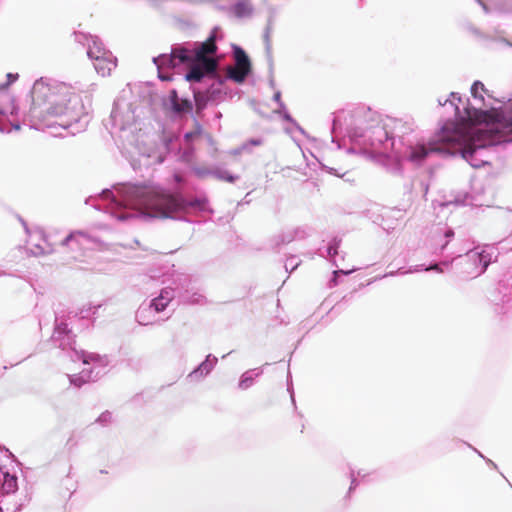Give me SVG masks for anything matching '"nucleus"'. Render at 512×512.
Listing matches in <instances>:
<instances>
[{"label":"nucleus","mask_w":512,"mask_h":512,"mask_svg":"<svg viewBox=\"0 0 512 512\" xmlns=\"http://www.w3.org/2000/svg\"><path fill=\"white\" fill-rule=\"evenodd\" d=\"M476 96H477L476 100H479L480 102L483 103L484 106L488 107V105L485 104L483 95L481 93H479V91H476ZM489 108L493 109L492 106H489Z\"/></svg>","instance_id":"09e8293b"},{"label":"nucleus","mask_w":512,"mask_h":512,"mask_svg":"<svg viewBox=\"0 0 512 512\" xmlns=\"http://www.w3.org/2000/svg\"><path fill=\"white\" fill-rule=\"evenodd\" d=\"M0 512H3V507L2 506H0Z\"/></svg>","instance_id":"e2e57ef3"},{"label":"nucleus","mask_w":512,"mask_h":512,"mask_svg":"<svg viewBox=\"0 0 512 512\" xmlns=\"http://www.w3.org/2000/svg\"><path fill=\"white\" fill-rule=\"evenodd\" d=\"M18 489L17 477L10 474L9 472L3 473L1 480V493H0V505H5L4 499L10 494H13Z\"/></svg>","instance_id":"f3484780"},{"label":"nucleus","mask_w":512,"mask_h":512,"mask_svg":"<svg viewBox=\"0 0 512 512\" xmlns=\"http://www.w3.org/2000/svg\"><path fill=\"white\" fill-rule=\"evenodd\" d=\"M252 67H246V66H229L227 67L226 76L222 79H225V82L227 80H232L236 83L242 84L245 82L247 77L251 74Z\"/></svg>","instance_id":"a211bd4d"},{"label":"nucleus","mask_w":512,"mask_h":512,"mask_svg":"<svg viewBox=\"0 0 512 512\" xmlns=\"http://www.w3.org/2000/svg\"><path fill=\"white\" fill-rule=\"evenodd\" d=\"M216 118L220 119L222 117V114L221 112H217L216 115H215Z\"/></svg>","instance_id":"052dcab7"},{"label":"nucleus","mask_w":512,"mask_h":512,"mask_svg":"<svg viewBox=\"0 0 512 512\" xmlns=\"http://www.w3.org/2000/svg\"><path fill=\"white\" fill-rule=\"evenodd\" d=\"M273 101H275L278 106L281 105V103H284L281 99V92L279 90H277L274 95H273Z\"/></svg>","instance_id":"49530a36"},{"label":"nucleus","mask_w":512,"mask_h":512,"mask_svg":"<svg viewBox=\"0 0 512 512\" xmlns=\"http://www.w3.org/2000/svg\"><path fill=\"white\" fill-rule=\"evenodd\" d=\"M225 79L218 78L214 81L208 88H206L207 93L209 94L212 102H220L226 96V92L224 91Z\"/></svg>","instance_id":"aec40b11"},{"label":"nucleus","mask_w":512,"mask_h":512,"mask_svg":"<svg viewBox=\"0 0 512 512\" xmlns=\"http://www.w3.org/2000/svg\"><path fill=\"white\" fill-rule=\"evenodd\" d=\"M336 125H337V122H336V120H334V121H333V128H332V131H333V132H334V131H335V129H336Z\"/></svg>","instance_id":"bf43d9fd"},{"label":"nucleus","mask_w":512,"mask_h":512,"mask_svg":"<svg viewBox=\"0 0 512 512\" xmlns=\"http://www.w3.org/2000/svg\"><path fill=\"white\" fill-rule=\"evenodd\" d=\"M269 71H270L269 86L274 89L275 88V81H274V78H273V75H272L273 74V69L271 70L269 68Z\"/></svg>","instance_id":"8fccbe9b"},{"label":"nucleus","mask_w":512,"mask_h":512,"mask_svg":"<svg viewBox=\"0 0 512 512\" xmlns=\"http://www.w3.org/2000/svg\"><path fill=\"white\" fill-rule=\"evenodd\" d=\"M207 170L206 168H198L196 169V174L200 177H205V176H210L208 173H207Z\"/></svg>","instance_id":"de8ad7c7"},{"label":"nucleus","mask_w":512,"mask_h":512,"mask_svg":"<svg viewBox=\"0 0 512 512\" xmlns=\"http://www.w3.org/2000/svg\"><path fill=\"white\" fill-rule=\"evenodd\" d=\"M284 121L291 123L302 135H305V130L297 123V121L288 112L285 103H281L275 111Z\"/></svg>","instance_id":"a878e982"},{"label":"nucleus","mask_w":512,"mask_h":512,"mask_svg":"<svg viewBox=\"0 0 512 512\" xmlns=\"http://www.w3.org/2000/svg\"><path fill=\"white\" fill-rule=\"evenodd\" d=\"M352 271H353V270H351V271L336 270V271H334V272H333V279H332V281L334 282V284H337V280H336V278H337V276H338L339 274L348 275V274H350Z\"/></svg>","instance_id":"c03bdc74"},{"label":"nucleus","mask_w":512,"mask_h":512,"mask_svg":"<svg viewBox=\"0 0 512 512\" xmlns=\"http://www.w3.org/2000/svg\"><path fill=\"white\" fill-rule=\"evenodd\" d=\"M183 27H192L193 23L191 21H181Z\"/></svg>","instance_id":"603ef678"},{"label":"nucleus","mask_w":512,"mask_h":512,"mask_svg":"<svg viewBox=\"0 0 512 512\" xmlns=\"http://www.w3.org/2000/svg\"><path fill=\"white\" fill-rule=\"evenodd\" d=\"M233 58L235 65L251 67V61L247 53L238 45L232 44Z\"/></svg>","instance_id":"b1692460"},{"label":"nucleus","mask_w":512,"mask_h":512,"mask_svg":"<svg viewBox=\"0 0 512 512\" xmlns=\"http://www.w3.org/2000/svg\"><path fill=\"white\" fill-rule=\"evenodd\" d=\"M91 363L94 364L92 367H89V369L92 371V375H95V373L98 371L99 367L104 365V368H105L106 364H107L100 355H99V359H96L94 361L90 360L87 365H90Z\"/></svg>","instance_id":"e433bc0d"},{"label":"nucleus","mask_w":512,"mask_h":512,"mask_svg":"<svg viewBox=\"0 0 512 512\" xmlns=\"http://www.w3.org/2000/svg\"><path fill=\"white\" fill-rule=\"evenodd\" d=\"M288 391H289V393H290V397H291L292 404H293L294 406H296V401H295V397H294V392H293V389H292L290 386H288Z\"/></svg>","instance_id":"3c124183"},{"label":"nucleus","mask_w":512,"mask_h":512,"mask_svg":"<svg viewBox=\"0 0 512 512\" xmlns=\"http://www.w3.org/2000/svg\"><path fill=\"white\" fill-rule=\"evenodd\" d=\"M230 11L236 18H249L253 15L254 7L251 0H240L231 6Z\"/></svg>","instance_id":"6ab92c4d"},{"label":"nucleus","mask_w":512,"mask_h":512,"mask_svg":"<svg viewBox=\"0 0 512 512\" xmlns=\"http://www.w3.org/2000/svg\"><path fill=\"white\" fill-rule=\"evenodd\" d=\"M221 37V29L214 27L203 42L176 44V53L180 61L191 65V70L184 75L185 82L201 83L206 76L214 77L217 74L218 60L212 55L217 52L216 42Z\"/></svg>","instance_id":"39448f33"},{"label":"nucleus","mask_w":512,"mask_h":512,"mask_svg":"<svg viewBox=\"0 0 512 512\" xmlns=\"http://www.w3.org/2000/svg\"><path fill=\"white\" fill-rule=\"evenodd\" d=\"M68 379H69V382L71 385H74L75 387H78V388H80L85 383H88L86 380H84V379L82 380V378H80V373L68 375Z\"/></svg>","instance_id":"c9c22d12"},{"label":"nucleus","mask_w":512,"mask_h":512,"mask_svg":"<svg viewBox=\"0 0 512 512\" xmlns=\"http://www.w3.org/2000/svg\"><path fill=\"white\" fill-rule=\"evenodd\" d=\"M51 340L61 350L68 351L72 361L81 360L83 364H88L90 360L94 361L99 359V354L77 350L75 348V335L71 329H69L68 324L59 321L57 317Z\"/></svg>","instance_id":"1a4fd4ad"},{"label":"nucleus","mask_w":512,"mask_h":512,"mask_svg":"<svg viewBox=\"0 0 512 512\" xmlns=\"http://www.w3.org/2000/svg\"><path fill=\"white\" fill-rule=\"evenodd\" d=\"M111 135L119 132L120 137L133 142L134 134L141 130L136 108L124 98L114 101L109 120L105 123Z\"/></svg>","instance_id":"0eeeda50"},{"label":"nucleus","mask_w":512,"mask_h":512,"mask_svg":"<svg viewBox=\"0 0 512 512\" xmlns=\"http://www.w3.org/2000/svg\"><path fill=\"white\" fill-rule=\"evenodd\" d=\"M347 135L354 146L372 158L387 160L392 153L396 161L392 173H401L400 161H408L416 166L433 153L443 152L434 142H427L414 129V123L396 118H382L369 107L361 106L351 113Z\"/></svg>","instance_id":"f03ea898"},{"label":"nucleus","mask_w":512,"mask_h":512,"mask_svg":"<svg viewBox=\"0 0 512 512\" xmlns=\"http://www.w3.org/2000/svg\"><path fill=\"white\" fill-rule=\"evenodd\" d=\"M174 179L177 183H181L182 182V177L179 175V174H174Z\"/></svg>","instance_id":"5fc2aeb1"},{"label":"nucleus","mask_w":512,"mask_h":512,"mask_svg":"<svg viewBox=\"0 0 512 512\" xmlns=\"http://www.w3.org/2000/svg\"><path fill=\"white\" fill-rule=\"evenodd\" d=\"M85 203L118 221L139 216L184 220L182 215L214 213L205 194L188 198L180 191H170L152 182L117 183L113 191L104 189L89 196Z\"/></svg>","instance_id":"f257e3e1"},{"label":"nucleus","mask_w":512,"mask_h":512,"mask_svg":"<svg viewBox=\"0 0 512 512\" xmlns=\"http://www.w3.org/2000/svg\"><path fill=\"white\" fill-rule=\"evenodd\" d=\"M21 509V504H18L14 510H12L11 512H17Z\"/></svg>","instance_id":"4d7b16f0"},{"label":"nucleus","mask_w":512,"mask_h":512,"mask_svg":"<svg viewBox=\"0 0 512 512\" xmlns=\"http://www.w3.org/2000/svg\"><path fill=\"white\" fill-rule=\"evenodd\" d=\"M294 235L292 233H283L275 238L276 245L287 244L293 241Z\"/></svg>","instance_id":"f704fd0d"},{"label":"nucleus","mask_w":512,"mask_h":512,"mask_svg":"<svg viewBox=\"0 0 512 512\" xmlns=\"http://www.w3.org/2000/svg\"><path fill=\"white\" fill-rule=\"evenodd\" d=\"M175 291L171 287H165L161 289L159 295L153 298L148 306L155 313L163 312L169 305V303L174 299Z\"/></svg>","instance_id":"2eb2a0df"},{"label":"nucleus","mask_w":512,"mask_h":512,"mask_svg":"<svg viewBox=\"0 0 512 512\" xmlns=\"http://www.w3.org/2000/svg\"><path fill=\"white\" fill-rule=\"evenodd\" d=\"M494 118L491 132L500 136L501 141L512 142V98L504 109L494 111Z\"/></svg>","instance_id":"f8f14e48"},{"label":"nucleus","mask_w":512,"mask_h":512,"mask_svg":"<svg viewBox=\"0 0 512 512\" xmlns=\"http://www.w3.org/2000/svg\"><path fill=\"white\" fill-rule=\"evenodd\" d=\"M470 448H472L478 455L479 457L483 458L486 463L491 466L493 469H497V465L490 459L486 458L479 450H477L476 448L472 447L471 445H469Z\"/></svg>","instance_id":"58836bf2"},{"label":"nucleus","mask_w":512,"mask_h":512,"mask_svg":"<svg viewBox=\"0 0 512 512\" xmlns=\"http://www.w3.org/2000/svg\"><path fill=\"white\" fill-rule=\"evenodd\" d=\"M176 44L171 47L170 53H163L153 57V63L157 68L158 77L161 81L173 80V73L170 71L179 66L187 68V72L191 70V65L188 62L180 61V57L176 53Z\"/></svg>","instance_id":"9b49d317"},{"label":"nucleus","mask_w":512,"mask_h":512,"mask_svg":"<svg viewBox=\"0 0 512 512\" xmlns=\"http://www.w3.org/2000/svg\"><path fill=\"white\" fill-rule=\"evenodd\" d=\"M207 173L218 180L226 181L229 183H234L236 180L239 179L238 175L232 174L228 170L220 167H215L212 168V170H207Z\"/></svg>","instance_id":"5701e85b"},{"label":"nucleus","mask_w":512,"mask_h":512,"mask_svg":"<svg viewBox=\"0 0 512 512\" xmlns=\"http://www.w3.org/2000/svg\"><path fill=\"white\" fill-rule=\"evenodd\" d=\"M454 235V230L450 227H437L433 232L430 240L432 254L437 256H444L442 261L431 263L428 266L425 264H419L410 266L408 269L400 268L397 271L385 273L380 277V279L393 277L395 275L417 273L420 271H435L437 273H442V266L448 267L455 259L462 257L461 254H456L454 251H449V243L454 238Z\"/></svg>","instance_id":"423d86ee"},{"label":"nucleus","mask_w":512,"mask_h":512,"mask_svg":"<svg viewBox=\"0 0 512 512\" xmlns=\"http://www.w3.org/2000/svg\"><path fill=\"white\" fill-rule=\"evenodd\" d=\"M461 258L465 261L463 272L470 278L483 274L492 262V255L485 249L479 248L469 250Z\"/></svg>","instance_id":"9d476101"},{"label":"nucleus","mask_w":512,"mask_h":512,"mask_svg":"<svg viewBox=\"0 0 512 512\" xmlns=\"http://www.w3.org/2000/svg\"><path fill=\"white\" fill-rule=\"evenodd\" d=\"M151 6L154 7H160L165 2H168V0H146Z\"/></svg>","instance_id":"a18cd8bd"},{"label":"nucleus","mask_w":512,"mask_h":512,"mask_svg":"<svg viewBox=\"0 0 512 512\" xmlns=\"http://www.w3.org/2000/svg\"><path fill=\"white\" fill-rule=\"evenodd\" d=\"M263 373L262 369L256 368L244 372L239 380L238 387L241 390H246L253 385L254 379Z\"/></svg>","instance_id":"412c9836"},{"label":"nucleus","mask_w":512,"mask_h":512,"mask_svg":"<svg viewBox=\"0 0 512 512\" xmlns=\"http://www.w3.org/2000/svg\"><path fill=\"white\" fill-rule=\"evenodd\" d=\"M205 300V297L201 294H194L191 299H190V303L192 304H202Z\"/></svg>","instance_id":"79ce46f5"},{"label":"nucleus","mask_w":512,"mask_h":512,"mask_svg":"<svg viewBox=\"0 0 512 512\" xmlns=\"http://www.w3.org/2000/svg\"><path fill=\"white\" fill-rule=\"evenodd\" d=\"M112 414L109 411L103 412L97 419L96 422L105 426L110 423Z\"/></svg>","instance_id":"4c0bfd02"},{"label":"nucleus","mask_w":512,"mask_h":512,"mask_svg":"<svg viewBox=\"0 0 512 512\" xmlns=\"http://www.w3.org/2000/svg\"><path fill=\"white\" fill-rule=\"evenodd\" d=\"M427 142H434L443 149V152L433 153L430 157L434 155L449 157L460 154L474 168H480L489 163L486 155L489 147L507 143L501 141L500 136L494 133L490 139H483L478 134L470 133L454 120H447L439 132Z\"/></svg>","instance_id":"20e7f679"},{"label":"nucleus","mask_w":512,"mask_h":512,"mask_svg":"<svg viewBox=\"0 0 512 512\" xmlns=\"http://www.w3.org/2000/svg\"><path fill=\"white\" fill-rule=\"evenodd\" d=\"M456 101H457L458 103H461V102H462V99H461V97H460L457 93H455V92H452V93L450 94V98H449V99H446L444 102H442V101H441V99H439V100H438L439 105H443V106H445V105H447V104L449 103V105H450L452 108H454L456 118H458V119H463V116H462L461 111H460V107H459V105L456 103Z\"/></svg>","instance_id":"bb28decb"},{"label":"nucleus","mask_w":512,"mask_h":512,"mask_svg":"<svg viewBox=\"0 0 512 512\" xmlns=\"http://www.w3.org/2000/svg\"><path fill=\"white\" fill-rule=\"evenodd\" d=\"M341 240L337 237H334L328 247H327V255L329 258L333 259L338 254V248L340 246Z\"/></svg>","instance_id":"7c9ffc66"},{"label":"nucleus","mask_w":512,"mask_h":512,"mask_svg":"<svg viewBox=\"0 0 512 512\" xmlns=\"http://www.w3.org/2000/svg\"><path fill=\"white\" fill-rule=\"evenodd\" d=\"M75 41L87 46V56L93 62L96 72L105 77L117 66V58L108 50L102 40L90 33L75 32Z\"/></svg>","instance_id":"6e6552de"},{"label":"nucleus","mask_w":512,"mask_h":512,"mask_svg":"<svg viewBox=\"0 0 512 512\" xmlns=\"http://www.w3.org/2000/svg\"><path fill=\"white\" fill-rule=\"evenodd\" d=\"M152 312L153 311L150 309V307L148 305L142 304L136 311V315H135L136 321L140 325H144V326L153 324L154 322L151 319Z\"/></svg>","instance_id":"393cba45"},{"label":"nucleus","mask_w":512,"mask_h":512,"mask_svg":"<svg viewBox=\"0 0 512 512\" xmlns=\"http://www.w3.org/2000/svg\"><path fill=\"white\" fill-rule=\"evenodd\" d=\"M195 123H196L195 130L186 132L184 135L186 142L192 141L194 138L198 137L202 132L201 125L197 121H195Z\"/></svg>","instance_id":"72a5a7b5"},{"label":"nucleus","mask_w":512,"mask_h":512,"mask_svg":"<svg viewBox=\"0 0 512 512\" xmlns=\"http://www.w3.org/2000/svg\"><path fill=\"white\" fill-rule=\"evenodd\" d=\"M369 475H370V473L365 472L364 470H358L357 472H355L353 469H351V471H350L351 484H350V487L348 490V495H350L351 492L359 485V482H360L359 480L364 481Z\"/></svg>","instance_id":"cd10ccee"},{"label":"nucleus","mask_w":512,"mask_h":512,"mask_svg":"<svg viewBox=\"0 0 512 512\" xmlns=\"http://www.w3.org/2000/svg\"><path fill=\"white\" fill-rule=\"evenodd\" d=\"M244 144H248V151L247 152H250L251 151V146H259L262 144V140L259 139V138H252L250 139L249 141L245 142Z\"/></svg>","instance_id":"37998d69"},{"label":"nucleus","mask_w":512,"mask_h":512,"mask_svg":"<svg viewBox=\"0 0 512 512\" xmlns=\"http://www.w3.org/2000/svg\"><path fill=\"white\" fill-rule=\"evenodd\" d=\"M484 9L485 12H488V8L485 3H483L482 0H476Z\"/></svg>","instance_id":"864d4df0"},{"label":"nucleus","mask_w":512,"mask_h":512,"mask_svg":"<svg viewBox=\"0 0 512 512\" xmlns=\"http://www.w3.org/2000/svg\"><path fill=\"white\" fill-rule=\"evenodd\" d=\"M270 26H267L264 32V42H265V51L267 55L268 64L270 66V69L272 70L273 66V57H272V47L270 42Z\"/></svg>","instance_id":"c756f323"},{"label":"nucleus","mask_w":512,"mask_h":512,"mask_svg":"<svg viewBox=\"0 0 512 512\" xmlns=\"http://www.w3.org/2000/svg\"><path fill=\"white\" fill-rule=\"evenodd\" d=\"M455 204H456V205H463V204H464V202H463V201H459V200H457V199H456V200H455Z\"/></svg>","instance_id":"13d9d810"},{"label":"nucleus","mask_w":512,"mask_h":512,"mask_svg":"<svg viewBox=\"0 0 512 512\" xmlns=\"http://www.w3.org/2000/svg\"><path fill=\"white\" fill-rule=\"evenodd\" d=\"M100 241L93 235L85 231H73L69 233L62 241L61 245L68 247L73 252H78L80 255L89 249H92Z\"/></svg>","instance_id":"ddd939ff"},{"label":"nucleus","mask_w":512,"mask_h":512,"mask_svg":"<svg viewBox=\"0 0 512 512\" xmlns=\"http://www.w3.org/2000/svg\"><path fill=\"white\" fill-rule=\"evenodd\" d=\"M76 91L82 88L41 77L31 89V117L49 127L58 125L72 134L84 131L90 118Z\"/></svg>","instance_id":"7ed1b4c3"},{"label":"nucleus","mask_w":512,"mask_h":512,"mask_svg":"<svg viewBox=\"0 0 512 512\" xmlns=\"http://www.w3.org/2000/svg\"><path fill=\"white\" fill-rule=\"evenodd\" d=\"M464 109L466 110V115H467V116H470L469 109H468V108H466V107H464Z\"/></svg>","instance_id":"680f3d73"},{"label":"nucleus","mask_w":512,"mask_h":512,"mask_svg":"<svg viewBox=\"0 0 512 512\" xmlns=\"http://www.w3.org/2000/svg\"><path fill=\"white\" fill-rule=\"evenodd\" d=\"M164 105L171 110V112L177 116L191 113L193 110V103L188 98H180L176 89H171L167 100L164 101Z\"/></svg>","instance_id":"4468645a"},{"label":"nucleus","mask_w":512,"mask_h":512,"mask_svg":"<svg viewBox=\"0 0 512 512\" xmlns=\"http://www.w3.org/2000/svg\"><path fill=\"white\" fill-rule=\"evenodd\" d=\"M480 90L490 97V95L488 94V90L485 88L484 84L479 80L474 81V83L471 86V94L474 99H477L476 91Z\"/></svg>","instance_id":"473e14b6"},{"label":"nucleus","mask_w":512,"mask_h":512,"mask_svg":"<svg viewBox=\"0 0 512 512\" xmlns=\"http://www.w3.org/2000/svg\"><path fill=\"white\" fill-rule=\"evenodd\" d=\"M329 173L340 176L339 174L336 173V169H334V168H329Z\"/></svg>","instance_id":"6e6d98bb"},{"label":"nucleus","mask_w":512,"mask_h":512,"mask_svg":"<svg viewBox=\"0 0 512 512\" xmlns=\"http://www.w3.org/2000/svg\"><path fill=\"white\" fill-rule=\"evenodd\" d=\"M300 263L301 261L298 259L297 256L291 255L286 259L285 269L286 271L292 272L300 265Z\"/></svg>","instance_id":"2f4dec72"},{"label":"nucleus","mask_w":512,"mask_h":512,"mask_svg":"<svg viewBox=\"0 0 512 512\" xmlns=\"http://www.w3.org/2000/svg\"><path fill=\"white\" fill-rule=\"evenodd\" d=\"M104 374V365L98 368V371L95 373V375H92V371L89 368H83L80 372V378L82 380H86L87 382L96 381Z\"/></svg>","instance_id":"c85d7f7f"},{"label":"nucleus","mask_w":512,"mask_h":512,"mask_svg":"<svg viewBox=\"0 0 512 512\" xmlns=\"http://www.w3.org/2000/svg\"><path fill=\"white\" fill-rule=\"evenodd\" d=\"M217 357L209 354L206 359L201 362L189 375L188 377L192 380H198L207 376L217 364Z\"/></svg>","instance_id":"dca6fc26"},{"label":"nucleus","mask_w":512,"mask_h":512,"mask_svg":"<svg viewBox=\"0 0 512 512\" xmlns=\"http://www.w3.org/2000/svg\"><path fill=\"white\" fill-rule=\"evenodd\" d=\"M193 97H194L197 113H200L201 111H203L206 108L207 104L209 102H212L206 89L200 90V89L193 88Z\"/></svg>","instance_id":"4be33fe9"},{"label":"nucleus","mask_w":512,"mask_h":512,"mask_svg":"<svg viewBox=\"0 0 512 512\" xmlns=\"http://www.w3.org/2000/svg\"><path fill=\"white\" fill-rule=\"evenodd\" d=\"M246 151H248V144H242L241 146L231 150L230 154L237 156Z\"/></svg>","instance_id":"a19ab883"},{"label":"nucleus","mask_w":512,"mask_h":512,"mask_svg":"<svg viewBox=\"0 0 512 512\" xmlns=\"http://www.w3.org/2000/svg\"><path fill=\"white\" fill-rule=\"evenodd\" d=\"M6 77H7V82L4 86L8 87L11 84H13L15 81H17V79L19 78V75L17 73H8L6 75Z\"/></svg>","instance_id":"ea45409f"}]
</instances>
